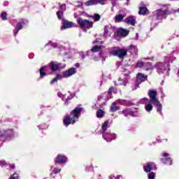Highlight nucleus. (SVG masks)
Listing matches in <instances>:
<instances>
[{
	"label": "nucleus",
	"mask_w": 179,
	"mask_h": 179,
	"mask_svg": "<svg viewBox=\"0 0 179 179\" xmlns=\"http://www.w3.org/2000/svg\"><path fill=\"white\" fill-rule=\"evenodd\" d=\"M130 52L133 55H138V49L136 46L131 45L128 49H118V48H113L109 54L110 56L118 57L119 58L123 59L124 57L127 56V52Z\"/></svg>",
	"instance_id": "obj_1"
},
{
	"label": "nucleus",
	"mask_w": 179,
	"mask_h": 179,
	"mask_svg": "<svg viewBox=\"0 0 179 179\" xmlns=\"http://www.w3.org/2000/svg\"><path fill=\"white\" fill-rule=\"evenodd\" d=\"M83 111V108L80 106L76 107L74 110H73L70 115H66L64 120L63 124L65 127H68L70 124H75L78 120L79 117H80V114Z\"/></svg>",
	"instance_id": "obj_2"
},
{
	"label": "nucleus",
	"mask_w": 179,
	"mask_h": 179,
	"mask_svg": "<svg viewBox=\"0 0 179 179\" xmlns=\"http://www.w3.org/2000/svg\"><path fill=\"white\" fill-rule=\"evenodd\" d=\"M108 128H110V125L108 124V120H106L101 126V134H102V137L104 141L111 142V141H114V139L117 138V134H111L108 129Z\"/></svg>",
	"instance_id": "obj_3"
},
{
	"label": "nucleus",
	"mask_w": 179,
	"mask_h": 179,
	"mask_svg": "<svg viewBox=\"0 0 179 179\" xmlns=\"http://www.w3.org/2000/svg\"><path fill=\"white\" fill-rule=\"evenodd\" d=\"M77 71H78L76 68H71L62 71V73H58L56 75V76L50 81V85H54V83H57L58 80H62L64 78H71V76H73Z\"/></svg>",
	"instance_id": "obj_4"
},
{
	"label": "nucleus",
	"mask_w": 179,
	"mask_h": 179,
	"mask_svg": "<svg viewBox=\"0 0 179 179\" xmlns=\"http://www.w3.org/2000/svg\"><path fill=\"white\" fill-rule=\"evenodd\" d=\"M148 94L150 99V101L153 106H155L157 108V113H159L160 115H163L162 110H163V105L159 102L157 99V92L153 90H149Z\"/></svg>",
	"instance_id": "obj_5"
},
{
	"label": "nucleus",
	"mask_w": 179,
	"mask_h": 179,
	"mask_svg": "<svg viewBox=\"0 0 179 179\" xmlns=\"http://www.w3.org/2000/svg\"><path fill=\"white\" fill-rule=\"evenodd\" d=\"M170 11L168 8L158 9L153 12L152 19L156 20H162V19H166L168 15H170Z\"/></svg>",
	"instance_id": "obj_6"
},
{
	"label": "nucleus",
	"mask_w": 179,
	"mask_h": 179,
	"mask_svg": "<svg viewBox=\"0 0 179 179\" xmlns=\"http://www.w3.org/2000/svg\"><path fill=\"white\" fill-rule=\"evenodd\" d=\"M40 79H43L48 75H52V70L50 63L47 66H43L39 69Z\"/></svg>",
	"instance_id": "obj_7"
},
{
	"label": "nucleus",
	"mask_w": 179,
	"mask_h": 179,
	"mask_svg": "<svg viewBox=\"0 0 179 179\" xmlns=\"http://www.w3.org/2000/svg\"><path fill=\"white\" fill-rule=\"evenodd\" d=\"M13 136V130L6 129L0 131V141L5 142L7 139H10Z\"/></svg>",
	"instance_id": "obj_8"
},
{
	"label": "nucleus",
	"mask_w": 179,
	"mask_h": 179,
	"mask_svg": "<svg viewBox=\"0 0 179 179\" xmlns=\"http://www.w3.org/2000/svg\"><path fill=\"white\" fill-rule=\"evenodd\" d=\"M49 64L52 69V72H57L61 69H64L66 66V64H62V63H59L58 62H54V61L50 62Z\"/></svg>",
	"instance_id": "obj_9"
},
{
	"label": "nucleus",
	"mask_w": 179,
	"mask_h": 179,
	"mask_svg": "<svg viewBox=\"0 0 179 179\" xmlns=\"http://www.w3.org/2000/svg\"><path fill=\"white\" fill-rule=\"evenodd\" d=\"M129 71L125 69L122 76L121 78H119L118 82L119 85H123V86H127L128 84V80H129Z\"/></svg>",
	"instance_id": "obj_10"
},
{
	"label": "nucleus",
	"mask_w": 179,
	"mask_h": 179,
	"mask_svg": "<svg viewBox=\"0 0 179 179\" xmlns=\"http://www.w3.org/2000/svg\"><path fill=\"white\" fill-rule=\"evenodd\" d=\"M155 69L159 75L166 72V75L169 76V71H167V64L166 63L157 62L155 64Z\"/></svg>",
	"instance_id": "obj_11"
},
{
	"label": "nucleus",
	"mask_w": 179,
	"mask_h": 179,
	"mask_svg": "<svg viewBox=\"0 0 179 179\" xmlns=\"http://www.w3.org/2000/svg\"><path fill=\"white\" fill-rule=\"evenodd\" d=\"M77 22L80 27H83L84 29H92L93 27V22L92 21L79 17L77 19Z\"/></svg>",
	"instance_id": "obj_12"
},
{
	"label": "nucleus",
	"mask_w": 179,
	"mask_h": 179,
	"mask_svg": "<svg viewBox=\"0 0 179 179\" xmlns=\"http://www.w3.org/2000/svg\"><path fill=\"white\" fill-rule=\"evenodd\" d=\"M47 45H50L53 48H59V50L62 51V55H66V54H68V49H66V48L64 46L59 45L57 43L49 41V43H46L45 46L47 47Z\"/></svg>",
	"instance_id": "obj_13"
},
{
	"label": "nucleus",
	"mask_w": 179,
	"mask_h": 179,
	"mask_svg": "<svg viewBox=\"0 0 179 179\" xmlns=\"http://www.w3.org/2000/svg\"><path fill=\"white\" fill-rule=\"evenodd\" d=\"M136 68H141L143 71H150L151 69H153L151 62H144L141 60L137 62Z\"/></svg>",
	"instance_id": "obj_14"
},
{
	"label": "nucleus",
	"mask_w": 179,
	"mask_h": 179,
	"mask_svg": "<svg viewBox=\"0 0 179 179\" xmlns=\"http://www.w3.org/2000/svg\"><path fill=\"white\" fill-rule=\"evenodd\" d=\"M27 23H28L27 20H24V19L20 20L17 23L16 27L13 30V35L17 36V34L19 33V31L22 30V29H23V26H26Z\"/></svg>",
	"instance_id": "obj_15"
},
{
	"label": "nucleus",
	"mask_w": 179,
	"mask_h": 179,
	"mask_svg": "<svg viewBox=\"0 0 179 179\" xmlns=\"http://www.w3.org/2000/svg\"><path fill=\"white\" fill-rule=\"evenodd\" d=\"M161 162H162L164 164H168L169 166H171V164H173V161L170 157V155L167 152L162 153V158L161 159Z\"/></svg>",
	"instance_id": "obj_16"
},
{
	"label": "nucleus",
	"mask_w": 179,
	"mask_h": 179,
	"mask_svg": "<svg viewBox=\"0 0 179 179\" xmlns=\"http://www.w3.org/2000/svg\"><path fill=\"white\" fill-rule=\"evenodd\" d=\"M107 0H89L85 3V6H92V5H105Z\"/></svg>",
	"instance_id": "obj_17"
},
{
	"label": "nucleus",
	"mask_w": 179,
	"mask_h": 179,
	"mask_svg": "<svg viewBox=\"0 0 179 179\" xmlns=\"http://www.w3.org/2000/svg\"><path fill=\"white\" fill-rule=\"evenodd\" d=\"M68 158L65 155H58L55 159V162L57 164H65Z\"/></svg>",
	"instance_id": "obj_18"
},
{
	"label": "nucleus",
	"mask_w": 179,
	"mask_h": 179,
	"mask_svg": "<svg viewBox=\"0 0 179 179\" xmlns=\"http://www.w3.org/2000/svg\"><path fill=\"white\" fill-rule=\"evenodd\" d=\"M156 164L153 162L147 163L146 166H143V170L145 173H150L151 170H157Z\"/></svg>",
	"instance_id": "obj_19"
},
{
	"label": "nucleus",
	"mask_w": 179,
	"mask_h": 179,
	"mask_svg": "<svg viewBox=\"0 0 179 179\" xmlns=\"http://www.w3.org/2000/svg\"><path fill=\"white\" fill-rule=\"evenodd\" d=\"M71 27H73V22L63 20L61 30H66V29H71Z\"/></svg>",
	"instance_id": "obj_20"
},
{
	"label": "nucleus",
	"mask_w": 179,
	"mask_h": 179,
	"mask_svg": "<svg viewBox=\"0 0 179 179\" xmlns=\"http://www.w3.org/2000/svg\"><path fill=\"white\" fill-rule=\"evenodd\" d=\"M124 22V23H127V24H131V26H135V24H136V17L131 15L125 18Z\"/></svg>",
	"instance_id": "obj_21"
},
{
	"label": "nucleus",
	"mask_w": 179,
	"mask_h": 179,
	"mask_svg": "<svg viewBox=\"0 0 179 179\" xmlns=\"http://www.w3.org/2000/svg\"><path fill=\"white\" fill-rule=\"evenodd\" d=\"M121 114H123L124 117H129L131 115V117H135L136 115V111H133L132 109H124L121 112Z\"/></svg>",
	"instance_id": "obj_22"
},
{
	"label": "nucleus",
	"mask_w": 179,
	"mask_h": 179,
	"mask_svg": "<svg viewBox=\"0 0 179 179\" xmlns=\"http://www.w3.org/2000/svg\"><path fill=\"white\" fill-rule=\"evenodd\" d=\"M148 79V75H145L142 73H138L136 75V81L138 82L140 84L143 82H145Z\"/></svg>",
	"instance_id": "obj_23"
},
{
	"label": "nucleus",
	"mask_w": 179,
	"mask_h": 179,
	"mask_svg": "<svg viewBox=\"0 0 179 179\" xmlns=\"http://www.w3.org/2000/svg\"><path fill=\"white\" fill-rule=\"evenodd\" d=\"M113 31L114 29L113 28L110 27L108 25L105 26L103 33L104 37H108V36H110Z\"/></svg>",
	"instance_id": "obj_24"
},
{
	"label": "nucleus",
	"mask_w": 179,
	"mask_h": 179,
	"mask_svg": "<svg viewBox=\"0 0 179 179\" xmlns=\"http://www.w3.org/2000/svg\"><path fill=\"white\" fill-rule=\"evenodd\" d=\"M117 34H118V36H122L123 37H127V36H128V34H129V30L120 28L117 30Z\"/></svg>",
	"instance_id": "obj_25"
},
{
	"label": "nucleus",
	"mask_w": 179,
	"mask_h": 179,
	"mask_svg": "<svg viewBox=\"0 0 179 179\" xmlns=\"http://www.w3.org/2000/svg\"><path fill=\"white\" fill-rule=\"evenodd\" d=\"M152 101H150H150L145 105V109L148 113H150L152 110H153V105H152Z\"/></svg>",
	"instance_id": "obj_26"
},
{
	"label": "nucleus",
	"mask_w": 179,
	"mask_h": 179,
	"mask_svg": "<svg viewBox=\"0 0 179 179\" xmlns=\"http://www.w3.org/2000/svg\"><path fill=\"white\" fill-rule=\"evenodd\" d=\"M119 101H116L115 103H112V105L110 106V111H111V113H115V111H117V110H120V108L117 106V103Z\"/></svg>",
	"instance_id": "obj_27"
},
{
	"label": "nucleus",
	"mask_w": 179,
	"mask_h": 179,
	"mask_svg": "<svg viewBox=\"0 0 179 179\" xmlns=\"http://www.w3.org/2000/svg\"><path fill=\"white\" fill-rule=\"evenodd\" d=\"M148 12V8L146 6H140L139 7V11L138 13L139 15H146V13Z\"/></svg>",
	"instance_id": "obj_28"
},
{
	"label": "nucleus",
	"mask_w": 179,
	"mask_h": 179,
	"mask_svg": "<svg viewBox=\"0 0 179 179\" xmlns=\"http://www.w3.org/2000/svg\"><path fill=\"white\" fill-rule=\"evenodd\" d=\"M124 17H125V15H122V14H118V15H116L115 17V22H122V20L124 19Z\"/></svg>",
	"instance_id": "obj_29"
},
{
	"label": "nucleus",
	"mask_w": 179,
	"mask_h": 179,
	"mask_svg": "<svg viewBox=\"0 0 179 179\" xmlns=\"http://www.w3.org/2000/svg\"><path fill=\"white\" fill-rule=\"evenodd\" d=\"M101 48H103V45H96L91 49V52H99V51L101 50Z\"/></svg>",
	"instance_id": "obj_30"
},
{
	"label": "nucleus",
	"mask_w": 179,
	"mask_h": 179,
	"mask_svg": "<svg viewBox=\"0 0 179 179\" xmlns=\"http://www.w3.org/2000/svg\"><path fill=\"white\" fill-rule=\"evenodd\" d=\"M113 91H114V87H110L108 92H106V96L108 100H110V99H111V94L113 93Z\"/></svg>",
	"instance_id": "obj_31"
},
{
	"label": "nucleus",
	"mask_w": 179,
	"mask_h": 179,
	"mask_svg": "<svg viewBox=\"0 0 179 179\" xmlns=\"http://www.w3.org/2000/svg\"><path fill=\"white\" fill-rule=\"evenodd\" d=\"M150 101V99L149 100V99L148 98H143L139 100L138 103L140 104H145V106H146V104H148V103H149Z\"/></svg>",
	"instance_id": "obj_32"
},
{
	"label": "nucleus",
	"mask_w": 179,
	"mask_h": 179,
	"mask_svg": "<svg viewBox=\"0 0 179 179\" xmlns=\"http://www.w3.org/2000/svg\"><path fill=\"white\" fill-rule=\"evenodd\" d=\"M96 117L97 118H102V117H104V111H103L101 109H99L96 112Z\"/></svg>",
	"instance_id": "obj_33"
},
{
	"label": "nucleus",
	"mask_w": 179,
	"mask_h": 179,
	"mask_svg": "<svg viewBox=\"0 0 179 179\" xmlns=\"http://www.w3.org/2000/svg\"><path fill=\"white\" fill-rule=\"evenodd\" d=\"M100 100H108L107 99V93H104L102 95L99 96L98 101H100Z\"/></svg>",
	"instance_id": "obj_34"
},
{
	"label": "nucleus",
	"mask_w": 179,
	"mask_h": 179,
	"mask_svg": "<svg viewBox=\"0 0 179 179\" xmlns=\"http://www.w3.org/2000/svg\"><path fill=\"white\" fill-rule=\"evenodd\" d=\"M91 17L94 19V22H99L101 17L99 14H94V15H92Z\"/></svg>",
	"instance_id": "obj_35"
},
{
	"label": "nucleus",
	"mask_w": 179,
	"mask_h": 179,
	"mask_svg": "<svg viewBox=\"0 0 179 179\" xmlns=\"http://www.w3.org/2000/svg\"><path fill=\"white\" fill-rule=\"evenodd\" d=\"M148 179H155L156 173L154 172H149V173H148Z\"/></svg>",
	"instance_id": "obj_36"
},
{
	"label": "nucleus",
	"mask_w": 179,
	"mask_h": 179,
	"mask_svg": "<svg viewBox=\"0 0 179 179\" xmlns=\"http://www.w3.org/2000/svg\"><path fill=\"white\" fill-rule=\"evenodd\" d=\"M0 17L2 19V20H8V14L5 11H3L1 13Z\"/></svg>",
	"instance_id": "obj_37"
},
{
	"label": "nucleus",
	"mask_w": 179,
	"mask_h": 179,
	"mask_svg": "<svg viewBox=\"0 0 179 179\" xmlns=\"http://www.w3.org/2000/svg\"><path fill=\"white\" fill-rule=\"evenodd\" d=\"M74 96H75V94H71L70 96H69L67 99L65 100L64 104H66V106H68V101H69V100H72Z\"/></svg>",
	"instance_id": "obj_38"
},
{
	"label": "nucleus",
	"mask_w": 179,
	"mask_h": 179,
	"mask_svg": "<svg viewBox=\"0 0 179 179\" xmlns=\"http://www.w3.org/2000/svg\"><path fill=\"white\" fill-rule=\"evenodd\" d=\"M57 19L61 20V19H62V17H64V12L58 10L57 12Z\"/></svg>",
	"instance_id": "obj_39"
},
{
	"label": "nucleus",
	"mask_w": 179,
	"mask_h": 179,
	"mask_svg": "<svg viewBox=\"0 0 179 179\" xmlns=\"http://www.w3.org/2000/svg\"><path fill=\"white\" fill-rule=\"evenodd\" d=\"M66 10V5L63 3L59 7V11L65 12Z\"/></svg>",
	"instance_id": "obj_40"
},
{
	"label": "nucleus",
	"mask_w": 179,
	"mask_h": 179,
	"mask_svg": "<svg viewBox=\"0 0 179 179\" xmlns=\"http://www.w3.org/2000/svg\"><path fill=\"white\" fill-rule=\"evenodd\" d=\"M139 85H141V83L136 81V83L131 86L132 90H136V89L139 87Z\"/></svg>",
	"instance_id": "obj_41"
},
{
	"label": "nucleus",
	"mask_w": 179,
	"mask_h": 179,
	"mask_svg": "<svg viewBox=\"0 0 179 179\" xmlns=\"http://www.w3.org/2000/svg\"><path fill=\"white\" fill-rule=\"evenodd\" d=\"M38 128L39 129H48V124H40L39 126H38Z\"/></svg>",
	"instance_id": "obj_42"
},
{
	"label": "nucleus",
	"mask_w": 179,
	"mask_h": 179,
	"mask_svg": "<svg viewBox=\"0 0 179 179\" xmlns=\"http://www.w3.org/2000/svg\"><path fill=\"white\" fill-rule=\"evenodd\" d=\"M0 166L1 167H6L8 169V164L5 161H0Z\"/></svg>",
	"instance_id": "obj_43"
},
{
	"label": "nucleus",
	"mask_w": 179,
	"mask_h": 179,
	"mask_svg": "<svg viewBox=\"0 0 179 179\" xmlns=\"http://www.w3.org/2000/svg\"><path fill=\"white\" fill-rule=\"evenodd\" d=\"M10 179H19V175L15 173L10 176Z\"/></svg>",
	"instance_id": "obj_44"
},
{
	"label": "nucleus",
	"mask_w": 179,
	"mask_h": 179,
	"mask_svg": "<svg viewBox=\"0 0 179 179\" xmlns=\"http://www.w3.org/2000/svg\"><path fill=\"white\" fill-rule=\"evenodd\" d=\"M61 171V169L55 168L53 169V174H58Z\"/></svg>",
	"instance_id": "obj_45"
},
{
	"label": "nucleus",
	"mask_w": 179,
	"mask_h": 179,
	"mask_svg": "<svg viewBox=\"0 0 179 179\" xmlns=\"http://www.w3.org/2000/svg\"><path fill=\"white\" fill-rule=\"evenodd\" d=\"M7 169H8L9 170H15V164H13L12 165L8 164V166H7Z\"/></svg>",
	"instance_id": "obj_46"
},
{
	"label": "nucleus",
	"mask_w": 179,
	"mask_h": 179,
	"mask_svg": "<svg viewBox=\"0 0 179 179\" xmlns=\"http://www.w3.org/2000/svg\"><path fill=\"white\" fill-rule=\"evenodd\" d=\"M80 56L81 57L82 59H84L85 58H86V54H85V52H80Z\"/></svg>",
	"instance_id": "obj_47"
},
{
	"label": "nucleus",
	"mask_w": 179,
	"mask_h": 179,
	"mask_svg": "<svg viewBox=\"0 0 179 179\" xmlns=\"http://www.w3.org/2000/svg\"><path fill=\"white\" fill-rule=\"evenodd\" d=\"M57 96L59 97H61L62 99V100H64V98L65 97V95L62 94V93H61V92H58Z\"/></svg>",
	"instance_id": "obj_48"
},
{
	"label": "nucleus",
	"mask_w": 179,
	"mask_h": 179,
	"mask_svg": "<svg viewBox=\"0 0 179 179\" xmlns=\"http://www.w3.org/2000/svg\"><path fill=\"white\" fill-rule=\"evenodd\" d=\"M134 40H136V41H138V40H139V34L138 33L136 34V37L134 38Z\"/></svg>",
	"instance_id": "obj_49"
},
{
	"label": "nucleus",
	"mask_w": 179,
	"mask_h": 179,
	"mask_svg": "<svg viewBox=\"0 0 179 179\" xmlns=\"http://www.w3.org/2000/svg\"><path fill=\"white\" fill-rule=\"evenodd\" d=\"M98 85H99L100 87L103 85V80H100L99 81H97Z\"/></svg>",
	"instance_id": "obj_50"
},
{
	"label": "nucleus",
	"mask_w": 179,
	"mask_h": 179,
	"mask_svg": "<svg viewBox=\"0 0 179 179\" xmlns=\"http://www.w3.org/2000/svg\"><path fill=\"white\" fill-rule=\"evenodd\" d=\"M8 5H9V2L5 1V2L3 3V6H8Z\"/></svg>",
	"instance_id": "obj_51"
},
{
	"label": "nucleus",
	"mask_w": 179,
	"mask_h": 179,
	"mask_svg": "<svg viewBox=\"0 0 179 179\" xmlns=\"http://www.w3.org/2000/svg\"><path fill=\"white\" fill-rule=\"evenodd\" d=\"M109 178L110 179L115 178V176L111 175V176H109Z\"/></svg>",
	"instance_id": "obj_52"
},
{
	"label": "nucleus",
	"mask_w": 179,
	"mask_h": 179,
	"mask_svg": "<svg viewBox=\"0 0 179 179\" xmlns=\"http://www.w3.org/2000/svg\"><path fill=\"white\" fill-rule=\"evenodd\" d=\"M80 66V64H79V63H76L75 64V66H76L77 68H79Z\"/></svg>",
	"instance_id": "obj_53"
},
{
	"label": "nucleus",
	"mask_w": 179,
	"mask_h": 179,
	"mask_svg": "<svg viewBox=\"0 0 179 179\" xmlns=\"http://www.w3.org/2000/svg\"><path fill=\"white\" fill-rule=\"evenodd\" d=\"M120 177L122 178V176H119L115 177V179H120Z\"/></svg>",
	"instance_id": "obj_54"
},
{
	"label": "nucleus",
	"mask_w": 179,
	"mask_h": 179,
	"mask_svg": "<svg viewBox=\"0 0 179 179\" xmlns=\"http://www.w3.org/2000/svg\"><path fill=\"white\" fill-rule=\"evenodd\" d=\"M96 43H99V41L96 40V41H95L93 42L94 44H96Z\"/></svg>",
	"instance_id": "obj_55"
},
{
	"label": "nucleus",
	"mask_w": 179,
	"mask_h": 179,
	"mask_svg": "<svg viewBox=\"0 0 179 179\" xmlns=\"http://www.w3.org/2000/svg\"><path fill=\"white\" fill-rule=\"evenodd\" d=\"M98 179H101V175H99V176H98Z\"/></svg>",
	"instance_id": "obj_56"
},
{
	"label": "nucleus",
	"mask_w": 179,
	"mask_h": 179,
	"mask_svg": "<svg viewBox=\"0 0 179 179\" xmlns=\"http://www.w3.org/2000/svg\"><path fill=\"white\" fill-rule=\"evenodd\" d=\"M113 6H115V3L112 1Z\"/></svg>",
	"instance_id": "obj_57"
},
{
	"label": "nucleus",
	"mask_w": 179,
	"mask_h": 179,
	"mask_svg": "<svg viewBox=\"0 0 179 179\" xmlns=\"http://www.w3.org/2000/svg\"><path fill=\"white\" fill-rule=\"evenodd\" d=\"M157 141L158 143H160L162 142V141H159V139H157Z\"/></svg>",
	"instance_id": "obj_58"
},
{
	"label": "nucleus",
	"mask_w": 179,
	"mask_h": 179,
	"mask_svg": "<svg viewBox=\"0 0 179 179\" xmlns=\"http://www.w3.org/2000/svg\"><path fill=\"white\" fill-rule=\"evenodd\" d=\"M31 55H29V58L31 59V58H33V57H30Z\"/></svg>",
	"instance_id": "obj_59"
},
{
	"label": "nucleus",
	"mask_w": 179,
	"mask_h": 179,
	"mask_svg": "<svg viewBox=\"0 0 179 179\" xmlns=\"http://www.w3.org/2000/svg\"><path fill=\"white\" fill-rule=\"evenodd\" d=\"M126 1H127V3L129 2V0H126Z\"/></svg>",
	"instance_id": "obj_60"
},
{
	"label": "nucleus",
	"mask_w": 179,
	"mask_h": 179,
	"mask_svg": "<svg viewBox=\"0 0 179 179\" xmlns=\"http://www.w3.org/2000/svg\"><path fill=\"white\" fill-rule=\"evenodd\" d=\"M103 61H106V59H103Z\"/></svg>",
	"instance_id": "obj_61"
},
{
	"label": "nucleus",
	"mask_w": 179,
	"mask_h": 179,
	"mask_svg": "<svg viewBox=\"0 0 179 179\" xmlns=\"http://www.w3.org/2000/svg\"><path fill=\"white\" fill-rule=\"evenodd\" d=\"M153 145H156V143H153Z\"/></svg>",
	"instance_id": "obj_62"
},
{
	"label": "nucleus",
	"mask_w": 179,
	"mask_h": 179,
	"mask_svg": "<svg viewBox=\"0 0 179 179\" xmlns=\"http://www.w3.org/2000/svg\"><path fill=\"white\" fill-rule=\"evenodd\" d=\"M164 97L166 96V95H164V94H163Z\"/></svg>",
	"instance_id": "obj_63"
},
{
	"label": "nucleus",
	"mask_w": 179,
	"mask_h": 179,
	"mask_svg": "<svg viewBox=\"0 0 179 179\" xmlns=\"http://www.w3.org/2000/svg\"><path fill=\"white\" fill-rule=\"evenodd\" d=\"M153 24V22H151V25H152Z\"/></svg>",
	"instance_id": "obj_64"
}]
</instances>
